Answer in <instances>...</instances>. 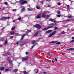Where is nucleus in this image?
Segmentation results:
<instances>
[{
	"label": "nucleus",
	"instance_id": "a18cd8bd",
	"mask_svg": "<svg viewBox=\"0 0 74 74\" xmlns=\"http://www.w3.org/2000/svg\"><path fill=\"white\" fill-rule=\"evenodd\" d=\"M65 33V32H62V34H64Z\"/></svg>",
	"mask_w": 74,
	"mask_h": 74
},
{
	"label": "nucleus",
	"instance_id": "3c124183",
	"mask_svg": "<svg viewBox=\"0 0 74 74\" xmlns=\"http://www.w3.org/2000/svg\"><path fill=\"white\" fill-rule=\"evenodd\" d=\"M25 54L26 55H27V54H28V52H26Z\"/></svg>",
	"mask_w": 74,
	"mask_h": 74
},
{
	"label": "nucleus",
	"instance_id": "39448f33",
	"mask_svg": "<svg viewBox=\"0 0 74 74\" xmlns=\"http://www.w3.org/2000/svg\"><path fill=\"white\" fill-rule=\"evenodd\" d=\"M34 27H36L37 29H41V27L39 25H34Z\"/></svg>",
	"mask_w": 74,
	"mask_h": 74
},
{
	"label": "nucleus",
	"instance_id": "473e14b6",
	"mask_svg": "<svg viewBox=\"0 0 74 74\" xmlns=\"http://www.w3.org/2000/svg\"><path fill=\"white\" fill-rule=\"evenodd\" d=\"M15 28V27H12V30H13Z\"/></svg>",
	"mask_w": 74,
	"mask_h": 74
},
{
	"label": "nucleus",
	"instance_id": "bf43d9fd",
	"mask_svg": "<svg viewBox=\"0 0 74 74\" xmlns=\"http://www.w3.org/2000/svg\"><path fill=\"white\" fill-rule=\"evenodd\" d=\"M48 55L50 56V53H48Z\"/></svg>",
	"mask_w": 74,
	"mask_h": 74
},
{
	"label": "nucleus",
	"instance_id": "603ef678",
	"mask_svg": "<svg viewBox=\"0 0 74 74\" xmlns=\"http://www.w3.org/2000/svg\"><path fill=\"white\" fill-rule=\"evenodd\" d=\"M37 70V72H36V73H38V69H36Z\"/></svg>",
	"mask_w": 74,
	"mask_h": 74
},
{
	"label": "nucleus",
	"instance_id": "1a4fd4ad",
	"mask_svg": "<svg viewBox=\"0 0 74 74\" xmlns=\"http://www.w3.org/2000/svg\"><path fill=\"white\" fill-rule=\"evenodd\" d=\"M52 32V30H49L46 32V33H51Z\"/></svg>",
	"mask_w": 74,
	"mask_h": 74
},
{
	"label": "nucleus",
	"instance_id": "e2e57ef3",
	"mask_svg": "<svg viewBox=\"0 0 74 74\" xmlns=\"http://www.w3.org/2000/svg\"><path fill=\"white\" fill-rule=\"evenodd\" d=\"M52 63H54L53 61L52 60Z\"/></svg>",
	"mask_w": 74,
	"mask_h": 74
},
{
	"label": "nucleus",
	"instance_id": "58836bf2",
	"mask_svg": "<svg viewBox=\"0 0 74 74\" xmlns=\"http://www.w3.org/2000/svg\"><path fill=\"white\" fill-rule=\"evenodd\" d=\"M66 7L68 8H70V5H66Z\"/></svg>",
	"mask_w": 74,
	"mask_h": 74
},
{
	"label": "nucleus",
	"instance_id": "bb28decb",
	"mask_svg": "<svg viewBox=\"0 0 74 74\" xmlns=\"http://www.w3.org/2000/svg\"><path fill=\"white\" fill-rule=\"evenodd\" d=\"M7 40H6L5 41V43L4 44V45H6V44H7Z\"/></svg>",
	"mask_w": 74,
	"mask_h": 74
},
{
	"label": "nucleus",
	"instance_id": "f704fd0d",
	"mask_svg": "<svg viewBox=\"0 0 74 74\" xmlns=\"http://www.w3.org/2000/svg\"><path fill=\"white\" fill-rule=\"evenodd\" d=\"M15 34L17 36H19V34L17 33H16Z\"/></svg>",
	"mask_w": 74,
	"mask_h": 74
},
{
	"label": "nucleus",
	"instance_id": "cd10ccee",
	"mask_svg": "<svg viewBox=\"0 0 74 74\" xmlns=\"http://www.w3.org/2000/svg\"><path fill=\"white\" fill-rule=\"evenodd\" d=\"M35 42H36V41L35 40L33 41L32 42V44H34V43H35Z\"/></svg>",
	"mask_w": 74,
	"mask_h": 74
},
{
	"label": "nucleus",
	"instance_id": "8fccbe9b",
	"mask_svg": "<svg viewBox=\"0 0 74 74\" xmlns=\"http://www.w3.org/2000/svg\"><path fill=\"white\" fill-rule=\"evenodd\" d=\"M49 17V15H47V18H48Z\"/></svg>",
	"mask_w": 74,
	"mask_h": 74
},
{
	"label": "nucleus",
	"instance_id": "5fc2aeb1",
	"mask_svg": "<svg viewBox=\"0 0 74 74\" xmlns=\"http://www.w3.org/2000/svg\"><path fill=\"white\" fill-rule=\"evenodd\" d=\"M55 60H56V62H57V59H56V58H55Z\"/></svg>",
	"mask_w": 74,
	"mask_h": 74
},
{
	"label": "nucleus",
	"instance_id": "2eb2a0df",
	"mask_svg": "<svg viewBox=\"0 0 74 74\" xmlns=\"http://www.w3.org/2000/svg\"><path fill=\"white\" fill-rule=\"evenodd\" d=\"M15 33L14 31H13L12 32H11L10 33V35H12V34H14Z\"/></svg>",
	"mask_w": 74,
	"mask_h": 74
},
{
	"label": "nucleus",
	"instance_id": "052dcab7",
	"mask_svg": "<svg viewBox=\"0 0 74 74\" xmlns=\"http://www.w3.org/2000/svg\"><path fill=\"white\" fill-rule=\"evenodd\" d=\"M43 73H44V74H46V72H43Z\"/></svg>",
	"mask_w": 74,
	"mask_h": 74
},
{
	"label": "nucleus",
	"instance_id": "dca6fc26",
	"mask_svg": "<svg viewBox=\"0 0 74 74\" xmlns=\"http://www.w3.org/2000/svg\"><path fill=\"white\" fill-rule=\"evenodd\" d=\"M46 16V15L45 14H43L42 15V17L43 18H45Z\"/></svg>",
	"mask_w": 74,
	"mask_h": 74
},
{
	"label": "nucleus",
	"instance_id": "ea45409f",
	"mask_svg": "<svg viewBox=\"0 0 74 74\" xmlns=\"http://www.w3.org/2000/svg\"><path fill=\"white\" fill-rule=\"evenodd\" d=\"M35 46V45H33L31 49H32V48H33V47H34Z\"/></svg>",
	"mask_w": 74,
	"mask_h": 74
},
{
	"label": "nucleus",
	"instance_id": "338daca9",
	"mask_svg": "<svg viewBox=\"0 0 74 74\" xmlns=\"http://www.w3.org/2000/svg\"><path fill=\"white\" fill-rule=\"evenodd\" d=\"M4 29V28H3V29H2V30H3Z\"/></svg>",
	"mask_w": 74,
	"mask_h": 74
},
{
	"label": "nucleus",
	"instance_id": "680f3d73",
	"mask_svg": "<svg viewBox=\"0 0 74 74\" xmlns=\"http://www.w3.org/2000/svg\"><path fill=\"white\" fill-rule=\"evenodd\" d=\"M41 4H43V2H41Z\"/></svg>",
	"mask_w": 74,
	"mask_h": 74
},
{
	"label": "nucleus",
	"instance_id": "0eeeda50",
	"mask_svg": "<svg viewBox=\"0 0 74 74\" xmlns=\"http://www.w3.org/2000/svg\"><path fill=\"white\" fill-rule=\"evenodd\" d=\"M56 23H51V24H49L48 25L49 26H55L56 25Z\"/></svg>",
	"mask_w": 74,
	"mask_h": 74
},
{
	"label": "nucleus",
	"instance_id": "864d4df0",
	"mask_svg": "<svg viewBox=\"0 0 74 74\" xmlns=\"http://www.w3.org/2000/svg\"><path fill=\"white\" fill-rule=\"evenodd\" d=\"M72 17H71V16H69V18H72Z\"/></svg>",
	"mask_w": 74,
	"mask_h": 74
},
{
	"label": "nucleus",
	"instance_id": "423d86ee",
	"mask_svg": "<svg viewBox=\"0 0 74 74\" xmlns=\"http://www.w3.org/2000/svg\"><path fill=\"white\" fill-rule=\"evenodd\" d=\"M7 60H8V62H10V64H12V61H11V60L10 59V58H9V57H8L7 58Z\"/></svg>",
	"mask_w": 74,
	"mask_h": 74
},
{
	"label": "nucleus",
	"instance_id": "a211bd4d",
	"mask_svg": "<svg viewBox=\"0 0 74 74\" xmlns=\"http://www.w3.org/2000/svg\"><path fill=\"white\" fill-rule=\"evenodd\" d=\"M4 69V67H2L1 68L0 67V70H3Z\"/></svg>",
	"mask_w": 74,
	"mask_h": 74
},
{
	"label": "nucleus",
	"instance_id": "b1692460",
	"mask_svg": "<svg viewBox=\"0 0 74 74\" xmlns=\"http://www.w3.org/2000/svg\"><path fill=\"white\" fill-rule=\"evenodd\" d=\"M25 8H23V9L21 10L22 12H23L25 11Z\"/></svg>",
	"mask_w": 74,
	"mask_h": 74
},
{
	"label": "nucleus",
	"instance_id": "49530a36",
	"mask_svg": "<svg viewBox=\"0 0 74 74\" xmlns=\"http://www.w3.org/2000/svg\"><path fill=\"white\" fill-rule=\"evenodd\" d=\"M71 42H74V40H72L71 41Z\"/></svg>",
	"mask_w": 74,
	"mask_h": 74
},
{
	"label": "nucleus",
	"instance_id": "4468645a",
	"mask_svg": "<svg viewBox=\"0 0 74 74\" xmlns=\"http://www.w3.org/2000/svg\"><path fill=\"white\" fill-rule=\"evenodd\" d=\"M49 20L50 21H51V22H53V19L52 18H50Z\"/></svg>",
	"mask_w": 74,
	"mask_h": 74
},
{
	"label": "nucleus",
	"instance_id": "774afa93",
	"mask_svg": "<svg viewBox=\"0 0 74 74\" xmlns=\"http://www.w3.org/2000/svg\"><path fill=\"white\" fill-rule=\"evenodd\" d=\"M72 39H74V37L72 38Z\"/></svg>",
	"mask_w": 74,
	"mask_h": 74
},
{
	"label": "nucleus",
	"instance_id": "a878e982",
	"mask_svg": "<svg viewBox=\"0 0 74 74\" xmlns=\"http://www.w3.org/2000/svg\"><path fill=\"white\" fill-rule=\"evenodd\" d=\"M23 73L25 74H27V72H26V71H24L23 72Z\"/></svg>",
	"mask_w": 74,
	"mask_h": 74
},
{
	"label": "nucleus",
	"instance_id": "69168bd1",
	"mask_svg": "<svg viewBox=\"0 0 74 74\" xmlns=\"http://www.w3.org/2000/svg\"><path fill=\"white\" fill-rule=\"evenodd\" d=\"M15 21L14 20V21H13V22H15Z\"/></svg>",
	"mask_w": 74,
	"mask_h": 74
},
{
	"label": "nucleus",
	"instance_id": "c756f323",
	"mask_svg": "<svg viewBox=\"0 0 74 74\" xmlns=\"http://www.w3.org/2000/svg\"><path fill=\"white\" fill-rule=\"evenodd\" d=\"M56 41H52V42H50L51 43H55V42H56Z\"/></svg>",
	"mask_w": 74,
	"mask_h": 74
},
{
	"label": "nucleus",
	"instance_id": "4c0bfd02",
	"mask_svg": "<svg viewBox=\"0 0 74 74\" xmlns=\"http://www.w3.org/2000/svg\"><path fill=\"white\" fill-rule=\"evenodd\" d=\"M46 11H44L42 13V14H45V13H46Z\"/></svg>",
	"mask_w": 74,
	"mask_h": 74
},
{
	"label": "nucleus",
	"instance_id": "aec40b11",
	"mask_svg": "<svg viewBox=\"0 0 74 74\" xmlns=\"http://www.w3.org/2000/svg\"><path fill=\"white\" fill-rule=\"evenodd\" d=\"M48 29V28L47 27V28H44L42 30L45 31V30H46Z\"/></svg>",
	"mask_w": 74,
	"mask_h": 74
},
{
	"label": "nucleus",
	"instance_id": "c03bdc74",
	"mask_svg": "<svg viewBox=\"0 0 74 74\" xmlns=\"http://www.w3.org/2000/svg\"><path fill=\"white\" fill-rule=\"evenodd\" d=\"M60 44V42H57V43H56V44Z\"/></svg>",
	"mask_w": 74,
	"mask_h": 74
},
{
	"label": "nucleus",
	"instance_id": "7c9ffc66",
	"mask_svg": "<svg viewBox=\"0 0 74 74\" xmlns=\"http://www.w3.org/2000/svg\"><path fill=\"white\" fill-rule=\"evenodd\" d=\"M61 4H62V3L59 2V3H58V5H61Z\"/></svg>",
	"mask_w": 74,
	"mask_h": 74
},
{
	"label": "nucleus",
	"instance_id": "72a5a7b5",
	"mask_svg": "<svg viewBox=\"0 0 74 74\" xmlns=\"http://www.w3.org/2000/svg\"><path fill=\"white\" fill-rule=\"evenodd\" d=\"M19 43V42H16V45H18Z\"/></svg>",
	"mask_w": 74,
	"mask_h": 74
},
{
	"label": "nucleus",
	"instance_id": "de8ad7c7",
	"mask_svg": "<svg viewBox=\"0 0 74 74\" xmlns=\"http://www.w3.org/2000/svg\"><path fill=\"white\" fill-rule=\"evenodd\" d=\"M67 21H71V20L70 19H67Z\"/></svg>",
	"mask_w": 74,
	"mask_h": 74
},
{
	"label": "nucleus",
	"instance_id": "37998d69",
	"mask_svg": "<svg viewBox=\"0 0 74 74\" xmlns=\"http://www.w3.org/2000/svg\"><path fill=\"white\" fill-rule=\"evenodd\" d=\"M52 55H53V53H52L50 54V56H52Z\"/></svg>",
	"mask_w": 74,
	"mask_h": 74
},
{
	"label": "nucleus",
	"instance_id": "393cba45",
	"mask_svg": "<svg viewBox=\"0 0 74 74\" xmlns=\"http://www.w3.org/2000/svg\"><path fill=\"white\" fill-rule=\"evenodd\" d=\"M36 8L37 9H38V10H40V7L38 6H36Z\"/></svg>",
	"mask_w": 74,
	"mask_h": 74
},
{
	"label": "nucleus",
	"instance_id": "2f4dec72",
	"mask_svg": "<svg viewBox=\"0 0 74 74\" xmlns=\"http://www.w3.org/2000/svg\"><path fill=\"white\" fill-rule=\"evenodd\" d=\"M56 16L57 17H60V16H61V15H56Z\"/></svg>",
	"mask_w": 74,
	"mask_h": 74
},
{
	"label": "nucleus",
	"instance_id": "c9c22d12",
	"mask_svg": "<svg viewBox=\"0 0 74 74\" xmlns=\"http://www.w3.org/2000/svg\"><path fill=\"white\" fill-rule=\"evenodd\" d=\"M28 10H29V11H32L33 10L31 9H29V8H28Z\"/></svg>",
	"mask_w": 74,
	"mask_h": 74
},
{
	"label": "nucleus",
	"instance_id": "9d476101",
	"mask_svg": "<svg viewBox=\"0 0 74 74\" xmlns=\"http://www.w3.org/2000/svg\"><path fill=\"white\" fill-rule=\"evenodd\" d=\"M40 17H41V14H39L37 16V18L38 19H39V18H40Z\"/></svg>",
	"mask_w": 74,
	"mask_h": 74
},
{
	"label": "nucleus",
	"instance_id": "79ce46f5",
	"mask_svg": "<svg viewBox=\"0 0 74 74\" xmlns=\"http://www.w3.org/2000/svg\"><path fill=\"white\" fill-rule=\"evenodd\" d=\"M13 37H14V36H12L10 38V39H11V38H13Z\"/></svg>",
	"mask_w": 74,
	"mask_h": 74
},
{
	"label": "nucleus",
	"instance_id": "f03ea898",
	"mask_svg": "<svg viewBox=\"0 0 74 74\" xmlns=\"http://www.w3.org/2000/svg\"><path fill=\"white\" fill-rule=\"evenodd\" d=\"M24 0H20L21 4V5H23L24 4H26V3H27V1Z\"/></svg>",
	"mask_w": 74,
	"mask_h": 74
},
{
	"label": "nucleus",
	"instance_id": "13d9d810",
	"mask_svg": "<svg viewBox=\"0 0 74 74\" xmlns=\"http://www.w3.org/2000/svg\"><path fill=\"white\" fill-rule=\"evenodd\" d=\"M53 22H55H55H56V21H53Z\"/></svg>",
	"mask_w": 74,
	"mask_h": 74
},
{
	"label": "nucleus",
	"instance_id": "f257e3e1",
	"mask_svg": "<svg viewBox=\"0 0 74 74\" xmlns=\"http://www.w3.org/2000/svg\"><path fill=\"white\" fill-rule=\"evenodd\" d=\"M56 31H54L52 33L50 34L48 36V37H52V36H53L55 34H56Z\"/></svg>",
	"mask_w": 74,
	"mask_h": 74
},
{
	"label": "nucleus",
	"instance_id": "09e8293b",
	"mask_svg": "<svg viewBox=\"0 0 74 74\" xmlns=\"http://www.w3.org/2000/svg\"><path fill=\"white\" fill-rule=\"evenodd\" d=\"M13 11H16V9H13L12 10Z\"/></svg>",
	"mask_w": 74,
	"mask_h": 74
},
{
	"label": "nucleus",
	"instance_id": "0e129e2a",
	"mask_svg": "<svg viewBox=\"0 0 74 74\" xmlns=\"http://www.w3.org/2000/svg\"><path fill=\"white\" fill-rule=\"evenodd\" d=\"M24 44V43H22V45H23Z\"/></svg>",
	"mask_w": 74,
	"mask_h": 74
},
{
	"label": "nucleus",
	"instance_id": "7ed1b4c3",
	"mask_svg": "<svg viewBox=\"0 0 74 74\" xmlns=\"http://www.w3.org/2000/svg\"><path fill=\"white\" fill-rule=\"evenodd\" d=\"M10 19V17H2L0 18V20H3L4 19Z\"/></svg>",
	"mask_w": 74,
	"mask_h": 74
},
{
	"label": "nucleus",
	"instance_id": "6e6552de",
	"mask_svg": "<svg viewBox=\"0 0 74 74\" xmlns=\"http://www.w3.org/2000/svg\"><path fill=\"white\" fill-rule=\"evenodd\" d=\"M11 53H5V55H4V56H6V55H11Z\"/></svg>",
	"mask_w": 74,
	"mask_h": 74
},
{
	"label": "nucleus",
	"instance_id": "f3484780",
	"mask_svg": "<svg viewBox=\"0 0 74 74\" xmlns=\"http://www.w3.org/2000/svg\"><path fill=\"white\" fill-rule=\"evenodd\" d=\"M25 35L26 34H24L23 35L21 38V40H23V37H25Z\"/></svg>",
	"mask_w": 74,
	"mask_h": 74
},
{
	"label": "nucleus",
	"instance_id": "4be33fe9",
	"mask_svg": "<svg viewBox=\"0 0 74 74\" xmlns=\"http://www.w3.org/2000/svg\"><path fill=\"white\" fill-rule=\"evenodd\" d=\"M31 31H32L31 30H29L27 31L26 33H29V32H31Z\"/></svg>",
	"mask_w": 74,
	"mask_h": 74
},
{
	"label": "nucleus",
	"instance_id": "4d7b16f0",
	"mask_svg": "<svg viewBox=\"0 0 74 74\" xmlns=\"http://www.w3.org/2000/svg\"><path fill=\"white\" fill-rule=\"evenodd\" d=\"M50 0H46L47 1H50Z\"/></svg>",
	"mask_w": 74,
	"mask_h": 74
},
{
	"label": "nucleus",
	"instance_id": "20e7f679",
	"mask_svg": "<svg viewBox=\"0 0 74 74\" xmlns=\"http://www.w3.org/2000/svg\"><path fill=\"white\" fill-rule=\"evenodd\" d=\"M28 59V56H26V57L23 58L22 59V61H25V60H27Z\"/></svg>",
	"mask_w": 74,
	"mask_h": 74
},
{
	"label": "nucleus",
	"instance_id": "6ab92c4d",
	"mask_svg": "<svg viewBox=\"0 0 74 74\" xmlns=\"http://www.w3.org/2000/svg\"><path fill=\"white\" fill-rule=\"evenodd\" d=\"M1 41H4V38H2L1 39Z\"/></svg>",
	"mask_w": 74,
	"mask_h": 74
},
{
	"label": "nucleus",
	"instance_id": "f8f14e48",
	"mask_svg": "<svg viewBox=\"0 0 74 74\" xmlns=\"http://www.w3.org/2000/svg\"><path fill=\"white\" fill-rule=\"evenodd\" d=\"M67 50H70V51H72V50H74V48H71L69 49H67Z\"/></svg>",
	"mask_w": 74,
	"mask_h": 74
},
{
	"label": "nucleus",
	"instance_id": "e433bc0d",
	"mask_svg": "<svg viewBox=\"0 0 74 74\" xmlns=\"http://www.w3.org/2000/svg\"><path fill=\"white\" fill-rule=\"evenodd\" d=\"M57 29H58V27H55V28L54 29V30H57Z\"/></svg>",
	"mask_w": 74,
	"mask_h": 74
},
{
	"label": "nucleus",
	"instance_id": "c85d7f7f",
	"mask_svg": "<svg viewBox=\"0 0 74 74\" xmlns=\"http://www.w3.org/2000/svg\"><path fill=\"white\" fill-rule=\"evenodd\" d=\"M53 27V26H49L47 27L48 28V29H49V28H52V27Z\"/></svg>",
	"mask_w": 74,
	"mask_h": 74
},
{
	"label": "nucleus",
	"instance_id": "a19ab883",
	"mask_svg": "<svg viewBox=\"0 0 74 74\" xmlns=\"http://www.w3.org/2000/svg\"><path fill=\"white\" fill-rule=\"evenodd\" d=\"M6 5H7L8 4V3H7V2H6L4 3Z\"/></svg>",
	"mask_w": 74,
	"mask_h": 74
},
{
	"label": "nucleus",
	"instance_id": "6e6d98bb",
	"mask_svg": "<svg viewBox=\"0 0 74 74\" xmlns=\"http://www.w3.org/2000/svg\"><path fill=\"white\" fill-rule=\"evenodd\" d=\"M18 19L19 20H21V18H18Z\"/></svg>",
	"mask_w": 74,
	"mask_h": 74
},
{
	"label": "nucleus",
	"instance_id": "ddd939ff",
	"mask_svg": "<svg viewBox=\"0 0 74 74\" xmlns=\"http://www.w3.org/2000/svg\"><path fill=\"white\" fill-rule=\"evenodd\" d=\"M17 71H18V69H15L13 70V71L14 73H16V72Z\"/></svg>",
	"mask_w": 74,
	"mask_h": 74
},
{
	"label": "nucleus",
	"instance_id": "9b49d317",
	"mask_svg": "<svg viewBox=\"0 0 74 74\" xmlns=\"http://www.w3.org/2000/svg\"><path fill=\"white\" fill-rule=\"evenodd\" d=\"M10 71V68H7L5 70V71L8 72V71Z\"/></svg>",
	"mask_w": 74,
	"mask_h": 74
},
{
	"label": "nucleus",
	"instance_id": "5701e85b",
	"mask_svg": "<svg viewBox=\"0 0 74 74\" xmlns=\"http://www.w3.org/2000/svg\"><path fill=\"white\" fill-rule=\"evenodd\" d=\"M38 34V32H36L35 34H34V36H37Z\"/></svg>",
	"mask_w": 74,
	"mask_h": 74
},
{
	"label": "nucleus",
	"instance_id": "412c9836",
	"mask_svg": "<svg viewBox=\"0 0 74 74\" xmlns=\"http://www.w3.org/2000/svg\"><path fill=\"white\" fill-rule=\"evenodd\" d=\"M57 12L58 14H60V11H57Z\"/></svg>",
	"mask_w": 74,
	"mask_h": 74
}]
</instances>
